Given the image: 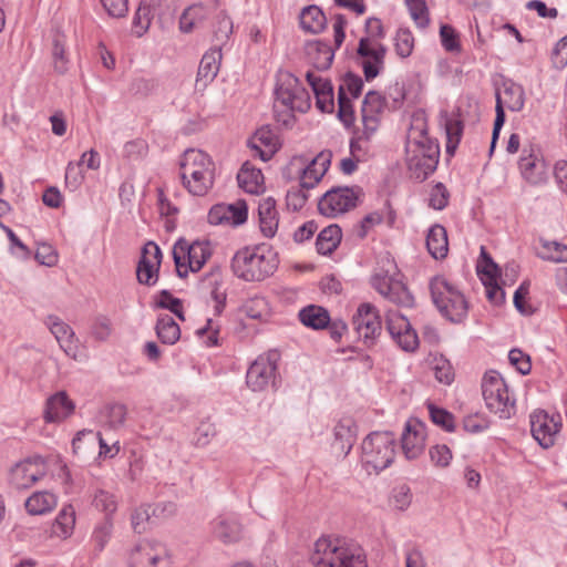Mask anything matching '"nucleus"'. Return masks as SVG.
I'll return each instance as SVG.
<instances>
[{
  "label": "nucleus",
  "instance_id": "1",
  "mask_svg": "<svg viewBox=\"0 0 567 567\" xmlns=\"http://www.w3.org/2000/svg\"><path fill=\"white\" fill-rule=\"evenodd\" d=\"M311 561L315 567H368L363 549L354 542L337 536L317 539Z\"/></svg>",
  "mask_w": 567,
  "mask_h": 567
},
{
  "label": "nucleus",
  "instance_id": "2",
  "mask_svg": "<svg viewBox=\"0 0 567 567\" xmlns=\"http://www.w3.org/2000/svg\"><path fill=\"white\" fill-rule=\"evenodd\" d=\"M277 266V255L266 244L240 248L234 255L230 264L233 274L248 282L265 280L274 275Z\"/></svg>",
  "mask_w": 567,
  "mask_h": 567
},
{
  "label": "nucleus",
  "instance_id": "3",
  "mask_svg": "<svg viewBox=\"0 0 567 567\" xmlns=\"http://www.w3.org/2000/svg\"><path fill=\"white\" fill-rule=\"evenodd\" d=\"M183 186L193 196H205L215 182V163L210 156L199 150H187L181 161Z\"/></svg>",
  "mask_w": 567,
  "mask_h": 567
},
{
  "label": "nucleus",
  "instance_id": "4",
  "mask_svg": "<svg viewBox=\"0 0 567 567\" xmlns=\"http://www.w3.org/2000/svg\"><path fill=\"white\" fill-rule=\"evenodd\" d=\"M386 106V99L381 93L369 91L365 94L361 107V126L357 127L350 143V151L353 155L358 151H369L370 143L379 130Z\"/></svg>",
  "mask_w": 567,
  "mask_h": 567
},
{
  "label": "nucleus",
  "instance_id": "5",
  "mask_svg": "<svg viewBox=\"0 0 567 567\" xmlns=\"http://www.w3.org/2000/svg\"><path fill=\"white\" fill-rule=\"evenodd\" d=\"M395 456V437L390 432H373L362 442V463L367 471L379 473L390 466Z\"/></svg>",
  "mask_w": 567,
  "mask_h": 567
},
{
  "label": "nucleus",
  "instance_id": "6",
  "mask_svg": "<svg viewBox=\"0 0 567 567\" xmlns=\"http://www.w3.org/2000/svg\"><path fill=\"white\" fill-rule=\"evenodd\" d=\"M431 296L439 311L453 322H460L467 313L464 296L443 276H436L430 284Z\"/></svg>",
  "mask_w": 567,
  "mask_h": 567
},
{
  "label": "nucleus",
  "instance_id": "7",
  "mask_svg": "<svg viewBox=\"0 0 567 567\" xmlns=\"http://www.w3.org/2000/svg\"><path fill=\"white\" fill-rule=\"evenodd\" d=\"M212 255L213 249L209 241L188 243L186 239H179L173 247V258L178 277L186 278L189 272L199 271Z\"/></svg>",
  "mask_w": 567,
  "mask_h": 567
},
{
  "label": "nucleus",
  "instance_id": "8",
  "mask_svg": "<svg viewBox=\"0 0 567 567\" xmlns=\"http://www.w3.org/2000/svg\"><path fill=\"white\" fill-rule=\"evenodd\" d=\"M482 392L487 409L501 419H508L514 410L507 384L495 371L486 373L482 382Z\"/></svg>",
  "mask_w": 567,
  "mask_h": 567
},
{
  "label": "nucleus",
  "instance_id": "9",
  "mask_svg": "<svg viewBox=\"0 0 567 567\" xmlns=\"http://www.w3.org/2000/svg\"><path fill=\"white\" fill-rule=\"evenodd\" d=\"M525 104V91L522 85L516 84L514 82H505L503 84V89L498 90L496 93V117L493 127L492 142L489 153L492 154L497 138L499 136V132L505 123V112L504 109L512 112H519L523 110Z\"/></svg>",
  "mask_w": 567,
  "mask_h": 567
},
{
  "label": "nucleus",
  "instance_id": "10",
  "mask_svg": "<svg viewBox=\"0 0 567 567\" xmlns=\"http://www.w3.org/2000/svg\"><path fill=\"white\" fill-rule=\"evenodd\" d=\"M276 107L278 104L285 106L288 111V117H292L291 112L301 113L310 109V96L300 85L299 80L291 73H281L276 89Z\"/></svg>",
  "mask_w": 567,
  "mask_h": 567
},
{
  "label": "nucleus",
  "instance_id": "11",
  "mask_svg": "<svg viewBox=\"0 0 567 567\" xmlns=\"http://www.w3.org/2000/svg\"><path fill=\"white\" fill-rule=\"evenodd\" d=\"M128 567H171L166 546L154 539H143L128 553Z\"/></svg>",
  "mask_w": 567,
  "mask_h": 567
},
{
  "label": "nucleus",
  "instance_id": "12",
  "mask_svg": "<svg viewBox=\"0 0 567 567\" xmlns=\"http://www.w3.org/2000/svg\"><path fill=\"white\" fill-rule=\"evenodd\" d=\"M332 153L330 151L320 152L310 163L302 156H295L288 165L289 171H296L300 178L302 189L313 188L324 176L330 164Z\"/></svg>",
  "mask_w": 567,
  "mask_h": 567
},
{
  "label": "nucleus",
  "instance_id": "13",
  "mask_svg": "<svg viewBox=\"0 0 567 567\" xmlns=\"http://www.w3.org/2000/svg\"><path fill=\"white\" fill-rule=\"evenodd\" d=\"M439 145L406 147V165L411 177L424 181L439 163Z\"/></svg>",
  "mask_w": 567,
  "mask_h": 567
},
{
  "label": "nucleus",
  "instance_id": "14",
  "mask_svg": "<svg viewBox=\"0 0 567 567\" xmlns=\"http://www.w3.org/2000/svg\"><path fill=\"white\" fill-rule=\"evenodd\" d=\"M363 87V81L359 75L346 74L338 89V116L340 121L350 126L354 122V109L351 100L357 99Z\"/></svg>",
  "mask_w": 567,
  "mask_h": 567
},
{
  "label": "nucleus",
  "instance_id": "15",
  "mask_svg": "<svg viewBox=\"0 0 567 567\" xmlns=\"http://www.w3.org/2000/svg\"><path fill=\"white\" fill-rule=\"evenodd\" d=\"M357 199L358 195L353 188L334 187L320 198L318 209L327 217H337L354 208Z\"/></svg>",
  "mask_w": 567,
  "mask_h": 567
},
{
  "label": "nucleus",
  "instance_id": "16",
  "mask_svg": "<svg viewBox=\"0 0 567 567\" xmlns=\"http://www.w3.org/2000/svg\"><path fill=\"white\" fill-rule=\"evenodd\" d=\"M279 354L270 351L259 355L249 367L246 383L252 391H264L275 378Z\"/></svg>",
  "mask_w": 567,
  "mask_h": 567
},
{
  "label": "nucleus",
  "instance_id": "17",
  "mask_svg": "<svg viewBox=\"0 0 567 567\" xmlns=\"http://www.w3.org/2000/svg\"><path fill=\"white\" fill-rule=\"evenodd\" d=\"M560 427L561 416L559 414L549 415L547 412L538 410L530 415L532 434L544 449L555 444Z\"/></svg>",
  "mask_w": 567,
  "mask_h": 567
},
{
  "label": "nucleus",
  "instance_id": "18",
  "mask_svg": "<svg viewBox=\"0 0 567 567\" xmlns=\"http://www.w3.org/2000/svg\"><path fill=\"white\" fill-rule=\"evenodd\" d=\"M371 284L389 301L401 307H411L413 305V297L408 288L388 272H375L371 278Z\"/></svg>",
  "mask_w": 567,
  "mask_h": 567
},
{
  "label": "nucleus",
  "instance_id": "19",
  "mask_svg": "<svg viewBox=\"0 0 567 567\" xmlns=\"http://www.w3.org/2000/svg\"><path fill=\"white\" fill-rule=\"evenodd\" d=\"M45 473L47 467L42 458H28L10 470L9 482L17 489H27L43 478Z\"/></svg>",
  "mask_w": 567,
  "mask_h": 567
},
{
  "label": "nucleus",
  "instance_id": "20",
  "mask_svg": "<svg viewBox=\"0 0 567 567\" xmlns=\"http://www.w3.org/2000/svg\"><path fill=\"white\" fill-rule=\"evenodd\" d=\"M385 323L392 339L404 351H414L417 348V334L403 315L394 310H389L386 312Z\"/></svg>",
  "mask_w": 567,
  "mask_h": 567
},
{
  "label": "nucleus",
  "instance_id": "21",
  "mask_svg": "<svg viewBox=\"0 0 567 567\" xmlns=\"http://www.w3.org/2000/svg\"><path fill=\"white\" fill-rule=\"evenodd\" d=\"M385 48L378 40L362 38L359 43L358 54L361 58L364 76L373 80L384 66Z\"/></svg>",
  "mask_w": 567,
  "mask_h": 567
},
{
  "label": "nucleus",
  "instance_id": "22",
  "mask_svg": "<svg viewBox=\"0 0 567 567\" xmlns=\"http://www.w3.org/2000/svg\"><path fill=\"white\" fill-rule=\"evenodd\" d=\"M477 271L486 289V296L494 305H499L505 299V292L498 285V266L488 256L485 248L482 247L481 260L477 265Z\"/></svg>",
  "mask_w": 567,
  "mask_h": 567
},
{
  "label": "nucleus",
  "instance_id": "23",
  "mask_svg": "<svg viewBox=\"0 0 567 567\" xmlns=\"http://www.w3.org/2000/svg\"><path fill=\"white\" fill-rule=\"evenodd\" d=\"M352 324L360 338L372 341L381 332V318L371 303H361L353 316Z\"/></svg>",
  "mask_w": 567,
  "mask_h": 567
},
{
  "label": "nucleus",
  "instance_id": "24",
  "mask_svg": "<svg viewBox=\"0 0 567 567\" xmlns=\"http://www.w3.org/2000/svg\"><path fill=\"white\" fill-rule=\"evenodd\" d=\"M248 208L244 200L234 204H217L208 213V223L212 225L238 226L247 220Z\"/></svg>",
  "mask_w": 567,
  "mask_h": 567
},
{
  "label": "nucleus",
  "instance_id": "25",
  "mask_svg": "<svg viewBox=\"0 0 567 567\" xmlns=\"http://www.w3.org/2000/svg\"><path fill=\"white\" fill-rule=\"evenodd\" d=\"M518 167L524 179L537 185L547 178V165L538 150L525 148L518 162Z\"/></svg>",
  "mask_w": 567,
  "mask_h": 567
},
{
  "label": "nucleus",
  "instance_id": "26",
  "mask_svg": "<svg viewBox=\"0 0 567 567\" xmlns=\"http://www.w3.org/2000/svg\"><path fill=\"white\" fill-rule=\"evenodd\" d=\"M401 445L406 458L419 457L425 446V425L416 419L409 420L402 433Z\"/></svg>",
  "mask_w": 567,
  "mask_h": 567
},
{
  "label": "nucleus",
  "instance_id": "27",
  "mask_svg": "<svg viewBox=\"0 0 567 567\" xmlns=\"http://www.w3.org/2000/svg\"><path fill=\"white\" fill-rule=\"evenodd\" d=\"M45 324L65 354L76 359L79 352V340L75 337L73 329L56 316H48Z\"/></svg>",
  "mask_w": 567,
  "mask_h": 567
},
{
  "label": "nucleus",
  "instance_id": "28",
  "mask_svg": "<svg viewBox=\"0 0 567 567\" xmlns=\"http://www.w3.org/2000/svg\"><path fill=\"white\" fill-rule=\"evenodd\" d=\"M252 155L269 161L279 148L277 135L267 127L259 128L249 141Z\"/></svg>",
  "mask_w": 567,
  "mask_h": 567
},
{
  "label": "nucleus",
  "instance_id": "29",
  "mask_svg": "<svg viewBox=\"0 0 567 567\" xmlns=\"http://www.w3.org/2000/svg\"><path fill=\"white\" fill-rule=\"evenodd\" d=\"M258 214L260 231L265 237L272 238L279 225V213L276 207V200L272 197L260 199Z\"/></svg>",
  "mask_w": 567,
  "mask_h": 567
},
{
  "label": "nucleus",
  "instance_id": "30",
  "mask_svg": "<svg viewBox=\"0 0 567 567\" xmlns=\"http://www.w3.org/2000/svg\"><path fill=\"white\" fill-rule=\"evenodd\" d=\"M210 16V9L203 3L187 7L179 17V30L183 33H192L202 28Z\"/></svg>",
  "mask_w": 567,
  "mask_h": 567
},
{
  "label": "nucleus",
  "instance_id": "31",
  "mask_svg": "<svg viewBox=\"0 0 567 567\" xmlns=\"http://www.w3.org/2000/svg\"><path fill=\"white\" fill-rule=\"evenodd\" d=\"M73 402L65 392H58L47 401L44 419L47 422H60L72 414Z\"/></svg>",
  "mask_w": 567,
  "mask_h": 567
},
{
  "label": "nucleus",
  "instance_id": "32",
  "mask_svg": "<svg viewBox=\"0 0 567 567\" xmlns=\"http://www.w3.org/2000/svg\"><path fill=\"white\" fill-rule=\"evenodd\" d=\"M76 514L72 505H64L51 525V537L68 539L75 527Z\"/></svg>",
  "mask_w": 567,
  "mask_h": 567
},
{
  "label": "nucleus",
  "instance_id": "33",
  "mask_svg": "<svg viewBox=\"0 0 567 567\" xmlns=\"http://www.w3.org/2000/svg\"><path fill=\"white\" fill-rule=\"evenodd\" d=\"M306 55L310 64L317 70H327L333 61V51L328 43L316 40L306 45Z\"/></svg>",
  "mask_w": 567,
  "mask_h": 567
},
{
  "label": "nucleus",
  "instance_id": "34",
  "mask_svg": "<svg viewBox=\"0 0 567 567\" xmlns=\"http://www.w3.org/2000/svg\"><path fill=\"white\" fill-rule=\"evenodd\" d=\"M437 145L427 134V124L423 113H415L412 116L408 132L406 147Z\"/></svg>",
  "mask_w": 567,
  "mask_h": 567
},
{
  "label": "nucleus",
  "instance_id": "35",
  "mask_svg": "<svg viewBox=\"0 0 567 567\" xmlns=\"http://www.w3.org/2000/svg\"><path fill=\"white\" fill-rule=\"evenodd\" d=\"M58 505V496L49 491L32 493L24 502L25 511L30 515H44L52 512Z\"/></svg>",
  "mask_w": 567,
  "mask_h": 567
},
{
  "label": "nucleus",
  "instance_id": "36",
  "mask_svg": "<svg viewBox=\"0 0 567 567\" xmlns=\"http://www.w3.org/2000/svg\"><path fill=\"white\" fill-rule=\"evenodd\" d=\"M239 186L249 194H259L264 189V175L260 168L249 162L244 163L237 175Z\"/></svg>",
  "mask_w": 567,
  "mask_h": 567
},
{
  "label": "nucleus",
  "instance_id": "37",
  "mask_svg": "<svg viewBox=\"0 0 567 567\" xmlns=\"http://www.w3.org/2000/svg\"><path fill=\"white\" fill-rule=\"evenodd\" d=\"M426 247L434 259H444L449 252V239L446 229L441 225L430 228L426 236Z\"/></svg>",
  "mask_w": 567,
  "mask_h": 567
},
{
  "label": "nucleus",
  "instance_id": "38",
  "mask_svg": "<svg viewBox=\"0 0 567 567\" xmlns=\"http://www.w3.org/2000/svg\"><path fill=\"white\" fill-rule=\"evenodd\" d=\"M220 58V49L206 52L199 62L196 81L203 82L204 86L212 82L218 73Z\"/></svg>",
  "mask_w": 567,
  "mask_h": 567
},
{
  "label": "nucleus",
  "instance_id": "39",
  "mask_svg": "<svg viewBox=\"0 0 567 567\" xmlns=\"http://www.w3.org/2000/svg\"><path fill=\"white\" fill-rule=\"evenodd\" d=\"M243 525L234 518H220L214 526V535L225 544L237 543L243 538Z\"/></svg>",
  "mask_w": 567,
  "mask_h": 567
},
{
  "label": "nucleus",
  "instance_id": "40",
  "mask_svg": "<svg viewBox=\"0 0 567 567\" xmlns=\"http://www.w3.org/2000/svg\"><path fill=\"white\" fill-rule=\"evenodd\" d=\"M444 127L446 133V150L449 153H454L456 150L464 131V123L458 113L447 114L443 116Z\"/></svg>",
  "mask_w": 567,
  "mask_h": 567
},
{
  "label": "nucleus",
  "instance_id": "41",
  "mask_svg": "<svg viewBox=\"0 0 567 567\" xmlns=\"http://www.w3.org/2000/svg\"><path fill=\"white\" fill-rule=\"evenodd\" d=\"M299 319L306 327L315 330L327 328L330 323L329 312L316 305L305 307L299 312Z\"/></svg>",
  "mask_w": 567,
  "mask_h": 567
},
{
  "label": "nucleus",
  "instance_id": "42",
  "mask_svg": "<svg viewBox=\"0 0 567 567\" xmlns=\"http://www.w3.org/2000/svg\"><path fill=\"white\" fill-rule=\"evenodd\" d=\"M326 23V16L317 6H309L300 13V25L307 32L318 33L324 29Z\"/></svg>",
  "mask_w": 567,
  "mask_h": 567
},
{
  "label": "nucleus",
  "instance_id": "43",
  "mask_svg": "<svg viewBox=\"0 0 567 567\" xmlns=\"http://www.w3.org/2000/svg\"><path fill=\"white\" fill-rule=\"evenodd\" d=\"M156 334L166 344H174L181 338L179 326L169 315H159L156 322Z\"/></svg>",
  "mask_w": 567,
  "mask_h": 567
},
{
  "label": "nucleus",
  "instance_id": "44",
  "mask_svg": "<svg viewBox=\"0 0 567 567\" xmlns=\"http://www.w3.org/2000/svg\"><path fill=\"white\" fill-rule=\"evenodd\" d=\"M341 238L342 233L338 225H330L323 228L316 241L318 252L321 255L331 254L340 244Z\"/></svg>",
  "mask_w": 567,
  "mask_h": 567
},
{
  "label": "nucleus",
  "instance_id": "45",
  "mask_svg": "<svg viewBox=\"0 0 567 567\" xmlns=\"http://www.w3.org/2000/svg\"><path fill=\"white\" fill-rule=\"evenodd\" d=\"M240 310L246 317L258 321H266L270 316L268 301L259 296L248 298Z\"/></svg>",
  "mask_w": 567,
  "mask_h": 567
},
{
  "label": "nucleus",
  "instance_id": "46",
  "mask_svg": "<svg viewBox=\"0 0 567 567\" xmlns=\"http://www.w3.org/2000/svg\"><path fill=\"white\" fill-rule=\"evenodd\" d=\"M538 256L554 262H567V245L540 239Z\"/></svg>",
  "mask_w": 567,
  "mask_h": 567
},
{
  "label": "nucleus",
  "instance_id": "47",
  "mask_svg": "<svg viewBox=\"0 0 567 567\" xmlns=\"http://www.w3.org/2000/svg\"><path fill=\"white\" fill-rule=\"evenodd\" d=\"M153 19L152 4L148 0H142L133 19V32L142 37L150 28Z\"/></svg>",
  "mask_w": 567,
  "mask_h": 567
},
{
  "label": "nucleus",
  "instance_id": "48",
  "mask_svg": "<svg viewBox=\"0 0 567 567\" xmlns=\"http://www.w3.org/2000/svg\"><path fill=\"white\" fill-rule=\"evenodd\" d=\"M92 504L97 511L104 513L105 517L112 518L117 509L116 496L105 489H97L94 493Z\"/></svg>",
  "mask_w": 567,
  "mask_h": 567
},
{
  "label": "nucleus",
  "instance_id": "49",
  "mask_svg": "<svg viewBox=\"0 0 567 567\" xmlns=\"http://www.w3.org/2000/svg\"><path fill=\"white\" fill-rule=\"evenodd\" d=\"M113 533V519L104 517V519L96 525L92 534V542L97 551H102L109 543Z\"/></svg>",
  "mask_w": 567,
  "mask_h": 567
},
{
  "label": "nucleus",
  "instance_id": "50",
  "mask_svg": "<svg viewBox=\"0 0 567 567\" xmlns=\"http://www.w3.org/2000/svg\"><path fill=\"white\" fill-rule=\"evenodd\" d=\"M336 442L334 446L344 454H348L353 445V434L350 426V421L339 422L334 427Z\"/></svg>",
  "mask_w": 567,
  "mask_h": 567
},
{
  "label": "nucleus",
  "instance_id": "51",
  "mask_svg": "<svg viewBox=\"0 0 567 567\" xmlns=\"http://www.w3.org/2000/svg\"><path fill=\"white\" fill-rule=\"evenodd\" d=\"M213 33L217 44L226 42L233 33V21L224 12H219L215 17Z\"/></svg>",
  "mask_w": 567,
  "mask_h": 567
},
{
  "label": "nucleus",
  "instance_id": "52",
  "mask_svg": "<svg viewBox=\"0 0 567 567\" xmlns=\"http://www.w3.org/2000/svg\"><path fill=\"white\" fill-rule=\"evenodd\" d=\"M405 3L409 8L412 19L417 24V27H427L430 19L425 0H405Z\"/></svg>",
  "mask_w": 567,
  "mask_h": 567
},
{
  "label": "nucleus",
  "instance_id": "53",
  "mask_svg": "<svg viewBox=\"0 0 567 567\" xmlns=\"http://www.w3.org/2000/svg\"><path fill=\"white\" fill-rule=\"evenodd\" d=\"M430 417L432 422L447 432L454 430V416L446 410L435 406L430 403L427 405Z\"/></svg>",
  "mask_w": 567,
  "mask_h": 567
},
{
  "label": "nucleus",
  "instance_id": "54",
  "mask_svg": "<svg viewBox=\"0 0 567 567\" xmlns=\"http://www.w3.org/2000/svg\"><path fill=\"white\" fill-rule=\"evenodd\" d=\"M395 52L401 58L411 55L414 48V38L410 30L400 29L395 35Z\"/></svg>",
  "mask_w": 567,
  "mask_h": 567
},
{
  "label": "nucleus",
  "instance_id": "55",
  "mask_svg": "<svg viewBox=\"0 0 567 567\" xmlns=\"http://www.w3.org/2000/svg\"><path fill=\"white\" fill-rule=\"evenodd\" d=\"M158 210L161 216L166 217L165 227L167 230L174 229V217L178 213V208L173 205L164 195L163 189H158Z\"/></svg>",
  "mask_w": 567,
  "mask_h": 567
},
{
  "label": "nucleus",
  "instance_id": "56",
  "mask_svg": "<svg viewBox=\"0 0 567 567\" xmlns=\"http://www.w3.org/2000/svg\"><path fill=\"white\" fill-rule=\"evenodd\" d=\"M435 379L444 384H451L454 380V369L451 362L444 358L435 359L433 367Z\"/></svg>",
  "mask_w": 567,
  "mask_h": 567
},
{
  "label": "nucleus",
  "instance_id": "57",
  "mask_svg": "<svg viewBox=\"0 0 567 567\" xmlns=\"http://www.w3.org/2000/svg\"><path fill=\"white\" fill-rule=\"evenodd\" d=\"M150 508L151 506L148 505H142L133 511L131 524L135 533L142 534L146 530L147 523L151 518Z\"/></svg>",
  "mask_w": 567,
  "mask_h": 567
},
{
  "label": "nucleus",
  "instance_id": "58",
  "mask_svg": "<svg viewBox=\"0 0 567 567\" xmlns=\"http://www.w3.org/2000/svg\"><path fill=\"white\" fill-rule=\"evenodd\" d=\"M140 262L159 268L162 262V251L159 247L153 241L146 243L143 247Z\"/></svg>",
  "mask_w": 567,
  "mask_h": 567
},
{
  "label": "nucleus",
  "instance_id": "59",
  "mask_svg": "<svg viewBox=\"0 0 567 567\" xmlns=\"http://www.w3.org/2000/svg\"><path fill=\"white\" fill-rule=\"evenodd\" d=\"M157 306L159 308L168 309L174 315H176L181 320H185L183 312L182 301L175 297H173L168 291L163 290L157 300Z\"/></svg>",
  "mask_w": 567,
  "mask_h": 567
},
{
  "label": "nucleus",
  "instance_id": "60",
  "mask_svg": "<svg viewBox=\"0 0 567 567\" xmlns=\"http://www.w3.org/2000/svg\"><path fill=\"white\" fill-rule=\"evenodd\" d=\"M52 56H53L54 69L59 73H64L66 71V65H68L69 60L65 55L64 40L62 39V37H56L54 39Z\"/></svg>",
  "mask_w": 567,
  "mask_h": 567
},
{
  "label": "nucleus",
  "instance_id": "61",
  "mask_svg": "<svg viewBox=\"0 0 567 567\" xmlns=\"http://www.w3.org/2000/svg\"><path fill=\"white\" fill-rule=\"evenodd\" d=\"M412 502V494L411 489L408 485L403 484L395 488H393L392 496H391V504L400 509L404 511L406 509Z\"/></svg>",
  "mask_w": 567,
  "mask_h": 567
},
{
  "label": "nucleus",
  "instance_id": "62",
  "mask_svg": "<svg viewBox=\"0 0 567 567\" xmlns=\"http://www.w3.org/2000/svg\"><path fill=\"white\" fill-rule=\"evenodd\" d=\"M91 333L97 340H106L112 333L111 320L105 316L96 317L91 327Z\"/></svg>",
  "mask_w": 567,
  "mask_h": 567
},
{
  "label": "nucleus",
  "instance_id": "63",
  "mask_svg": "<svg viewBox=\"0 0 567 567\" xmlns=\"http://www.w3.org/2000/svg\"><path fill=\"white\" fill-rule=\"evenodd\" d=\"M429 453L432 463L439 467H446L452 460V452L444 444L432 446Z\"/></svg>",
  "mask_w": 567,
  "mask_h": 567
},
{
  "label": "nucleus",
  "instance_id": "64",
  "mask_svg": "<svg viewBox=\"0 0 567 567\" xmlns=\"http://www.w3.org/2000/svg\"><path fill=\"white\" fill-rule=\"evenodd\" d=\"M508 359L512 365H514L522 374H528L532 369L530 359L519 349H513L508 353Z\"/></svg>",
  "mask_w": 567,
  "mask_h": 567
}]
</instances>
